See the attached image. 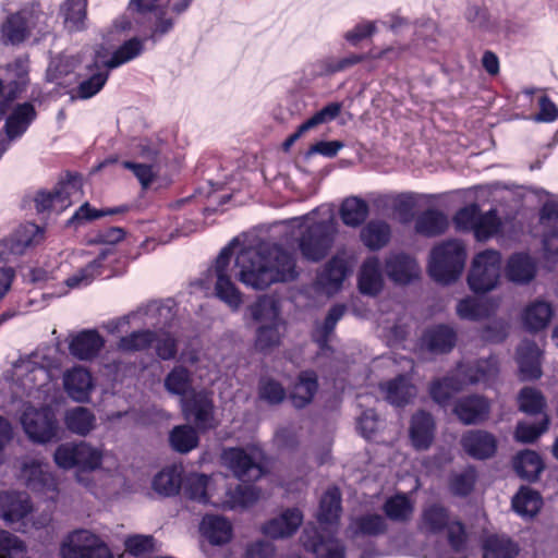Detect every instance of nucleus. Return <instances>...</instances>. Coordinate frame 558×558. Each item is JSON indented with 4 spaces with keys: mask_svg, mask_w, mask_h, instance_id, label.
Wrapping results in <instances>:
<instances>
[{
    "mask_svg": "<svg viewBox=\"0 0 558 558\" xmlns=\"http://www.w3.org/2000/svg\"><path fill=\"white\" fill-rule=\"evenodd\" d=\"M236 277L255 290H264L276 282L295 279L294 255L278 244L241 250L235 258Z\"/></svg>",
    "mask_w": 558,
    "mask_h": 558,
    "instance_id": "f257e3e1",
    "label": "nucleus"
},
{
    "mask_svg": "<svg viewBox=\"0 0 558 558\" xmlns=\"http://www.w3.org/2000/svg\"><path fill=\"white\" fill-rule=\"evenodd\" d=\"M311 214L294 218L293 221L299 222L301 228L299 236V248L302 256L311 262L322 260L330 251L337 233V221L332 215L314 221Z\"/></svg>",
    "mask_w": 558,
    "mask_h": 558,
    "instance_id": "f03ea898",
    "label": "nucleus"
},
{
    "mask_svg": "<svg viewBox=\"0 0 558 558\" xmlns=\"http://www.w3.org/2000/svg\"><path fill=\"white\" fill-rule=\"evenodd\" d=\"M498 374V361L495 356L480 360L472 365H460L452 377L434 381L430 387L432 398L439 404H445L451 396L465 385L488 383Z\"/></svg>",
    "mask_w": 558,
    "mask_h": 558,
    "instance_id": "7ed1b4c3",
    "label": "nucleus"
},
{
    "mask_svg": "<svg viewBox=\"0 0 558 558\" xmlns=\"http://www.w3.org/2000/svg\"><path fill=\"white\" fill-rule=\"evenodd\" d=\"M0 518L22 533L44 529L52 520L49 511L34 513L31 497L24 492L0 494Z\"/></svg>",
    "mask_w": 558,
    "mask_h": 558,
    "instance_id": "20e7f679",
    "label": "nucleus"
},
{
    "mask_svg": "<svg viewBox=\"0 0 558 558\" xmlns=\"http://www.w3.org/2000/svg\"><path fill=\"white\" fill-rule=\"evenodd\" d=\"M465 247L459 240H448L436 245L429 256L428 272L437 282L448 284L456 281L465 265Z\"/></svg>",
    "mask_w": 558,
    "mask_h": 558,
    "instance_id": "39448f33",
    "label": "nucleus"
},
{
    "mask_svg": "<svg viewBox=\"0 0 558 558\" xmlns=\"http://www.w3.org/2000/svg\"><path fill=\"white\" fill-rule=\"evenodd\" d=\"M19 481L34 493L54 499L58 494V483L47 463L35 458H23L19 462Z\"/></svg>",
    "mask_w": 558,
    "mask_h": 558,
    "instance_id": "423d86ee",
    "label": "nucleus"
},
{
    "mask_svg": "<svg viewBox=\"0 0 558 558\" xmlns=\"http://www.w3.org/2000/svg\"><path fill=\"white\" fill-rule=\"evenodd\" d=\"M236 241H232L228 246L223 247L218 255L215 266L208 270V277L215 278V294L225 302L232 311H236L242 304V294L231 280L229 266L233 255V245Z\"/></svg>",
    "mask_w": 558,
    "mask_h": 558,
    "instance_id": "0eeeda50",
    "label": "nucleus"
},
{
    "mask_svg": "<svg viewBox=\"0 0 558 558\" xmlns=\"http://www.w3.org/2000/svg\"><path fill=\"white\" fill-rule=\"evenodd\" d=\"M142 312V308L138 313ZM143 313L146 316L145 324L161 328L170 324L173 319V312L170 305H163L158 302L149 303ZM154 342L156 343V353L161 360H171L177 355V340L168 331L162 329L155 332Z\"/></svg>",
    "mask_w": 558,
    "mask_h": 558,
    "instance_id": "6e6552de",
    "label": "nucleus"
},
{
    "mask_svg": "<svg viewBox=\"0 0 558 558\" xmlns=\"http://www.w3.org/2000/svg\"><path fill=\"white\" fill-rule=\"evenodd\" d=\"M53 460L64 470L94 471L101 465L102 452L85 441L65 442L56 449Z\"/></svg>",
    "mask_w": 558,
    "mask_h": 558,
    "instance_id": "1a4fd4ad",
    "label": "nucleus"
},
{
    "mask_svg": "<svg viewBox=\"0 0 558 558\" xmlns=\"http://www.w3.org/2000/svg\"><path fill=\"white\" fill-rule=\"evenodd\" d=\"M501 255L498 251L486 250L478 253L472 262L468 276L470 289L474 292L493 290L500 278Z\"/></svg>",
    "mask_w": 558,
    "mask_h": 558,
    "instance_id": "9d476101",
    "label": "nucleus"
},
{
    "mask_svg": "<svg viewBox=\"0 0 558 558\" xmlns=\"http://www.w3.org/2000/svg\"><path fill=\"white\" fill-rule=\"evenodd\" d=\"M61 558H113L106 543L88 530H76L62 542Z\"/></svg>",
    "mask_w": 558,
    "mask_h": 558,
    "instance_id": "9b49d317",
    "label": "nucleus"
},
{
    "mask_svg": "<svg viewBox=\"0 0 558 558\" xmlns=\"http://www.w3.org/2000/svg\"><path fill=\"white\" fill-rule=\"evenodd\" d=\"M21 424L28 438L38 444L53 440L58 435V422L53 411L48 408H27L22 416Z\"/></svg>",
    "mask_w": 558,
    "mask_h": 558,
    "instance_id": "f8f14e48",
    "label": "nucleus"
},
{
    "mask_svg": "<svg viewBox=\"0 0 558 558\" xmlns=\"http://www.w3.org/2000/svg\"><path fill=\"white\" fill-rule=\"evenodd\" d=\"M82 192V181L77 177H70L61 182L53 192H39L35 198V206L38 213L53 210L61 213L80 201Z\"/></svg>",
    "mask_w": 558,
    "mask_h": 558,
    "instance_id": "ddd939ff",
    "label": "nucleus"
},
{
    "mask_svg": "<svg viewBox=\"0 0 558 558\" xmlns=\"http://www.w3.org/2000/svg\"><path fill=\"white\" fill-rule=\"evenodd\" d=\"M44 356L35 352L26 359H21L14 364L13 376L28 393L33 389H40L51 380L48 364H44Z\"/></svg>",
    "mask_w": 558,
    "mask_h": 558,
    "instance_id": "4468645a",
    "label": "nucleus"
},
{
    "mask_svg": "<svg viewBox=\"0 0 558 558\" xmlns=\"http://www.w3.org/2000/svg\"><path fill=\"white\" fill-rule=\"evenodd\" d=\"M223 463L242 482L256 481L263 475L259 463L260 453L257 450L228 448L222 453Z\"/></svg>",
    "mask_w": 558,
    "mask_h": 558,
    "instance_id": "2eb2a0df",
    "label": "nucleus"
},
{
    "mask_svg": "<svg viewBox=\"0 0 558 558\" xmlns=\"http://www.w3.org/2000/svg\"><path fill=\"white\" fill-rule=\"evenodd\" d=\"M182 411L187 420H193L196 427L202 430L216 426L214 417V403L205 391H192L187 398L181 399Z\"/></svg>",
    "mask_w": 558,
    "mask_h": 558,
    "instance_id": "dca6fc26",
    "label": "nucleus"
},
{
    "mask_svg": "<svg viewBox=\"0 0 558 558\" xmlns=\"http://www.w3.org/2000/svg\"><path fill=\"white\" fill-rule=\"evenodd\" d=\"M453 412L463 424L475 425L488 418L490 403L477 395L463 397L456 402Z\"/></svg>",
    "mask_w": 558,
    "mask_h": 558,
    "instance_id": "f3484780",
    "label": "nucleus"
},
{
    "mask_svg": "<svg viewBox=\"0 0 558 558\" xmlns=\"http://www.w3.org/2000/svg\"><path fill=\"white\" fill-rule=\"evenodd\" d=\"M385 272L392 282L403 286L418 278L421 269L409 255L390 254L385 262Z\"/></svg>",
    "mask_w": 558,
    "mask_h": 558,
    "instance_id": "a211bd4d",
    "label": "nucleus"
},
{
    "mask_svg": "<svg viewBox=\"0 0 558 558\" xmlns=\"http://www.w3.org/2000/svg\"><path fill=\"white\" fill-rule=\"evenodd\" d=\"M537 274V262L526 253L512 254L506 264V278L518 286L529 284Z\"/></svg>",
    "mask_w": 558,
    "mask_h": 558,
    "instance_id": "6ab92c4d",
    "label": "nucleus"
},
{
    "mask_svg": "<svg viewBox=\"0 0 558 558\" xmlns=\"http://www.w3.org/2000/svg\"><path fill=\"white\" fill-rule=\"evenodd\" d=\"M44 16L43 13L23 10L11 15L2 26L3 36L11 44L22 43L36 26L37 21Z\"/></svg>",
    "mask_w": 558,
    "mask_h": 558,
    "instance_id": "aec40b11",
    "label": "nucleus"
},
{
    "mask_svg": "<svg viewBox=\"0 0 558 558\" xmlns=\"http://www.w3.org/2000/svg\"><path fill=\"white\" fill-rule=\"evenodd\" d=\"M464 451L474 459L490 458L497 450L496 437L486 430H470L462 436Z\"/></svg>",
    "mask_w": 558,
    "mask_h": 558,
    "instance_id": "412c9836",
    "label": "nucleus"
},
{
    "mask_svg": "<svg viewBox=\"0 0 558 558\" xmlns=\"http://www.w3.org/2000/svg\"><path fill=\"white\" fill-rule=\"evenodd\" d=\"M143 49L144 40L134 37L125 41L110 58L106 49L96 50V64L99 65V62H101L102 66L111 70L135 59L142 53Z\"/></svg>",
    "mask_w": 558,
    "mask_h": 558,
    "instance_id": "4be33fe9",
    "label": "nucleus"
},
{
    "mask_svg": "<svg viewBox=\"0 0 558 558\" xmlns=\"http://www.w3.org/2000/svg\"><path fill=\"white\" fill-rule=\"evenodd\" d=\"M410 440L416 450H427L435 437V422L433 416L425 412H416L410 424Z\"/></svg>",
    "mask_w": 558,
    "mask_h": 558,
    "instance_id": "5701e85b",
    "label": "nucleus"
},
{
    "mask_svg": "<svg viewBox=\"0 0 558 558\" xmlns=\"http://www.w3.org/2000/svg\"><path fill=\"white\" fill-rule=\"evenodd\" d=\"M63 385L66 393L74 401H88L93 390L92 375L84 367H73L64 374Z\"/></svg>",
    "mask_w": 558,
    "mask_h": 558,
    "instance_id": "b1692460",
    "label": "nucleus"
},
{
    "mask_svg": "<svg viewBox=\"0 0 558 558\" xmlns=\"http://www.w3.org/2000/svg\"><path fill=\"white\" fill-rule=\"evenodd\" d=\"M384 288L381 265L376 256L366 258L359 274V289L361 293L375 296Z\"/></svg>",
    "mask_w": 558,
    "mask_h": 558,
    "instance_id": "393cba45",
    "label": "nucleus"
},
{
    "mask_svg": "<svg viewBox=\"0 0 558 558\" xmlns=\"http://www.w3.org/2000/svg\"><path fill=\"white\" fill-rule=\"evenodd\" d=\"M541 351L537 344L523 340L517 350V361L523 379H537L542 375Z\"/></svg>",
    "mask_w": 558,
    "mask_h": 558,
    "instance_id": "a878e982",
    "label": "nucleus"
},
{
    "mask_svg": "<svg viewBox=\"0 0 558 558\" xmlns=\"http://www.w3.org/2000/svg\"><path fill=\"white\" fill-rule=\"evenodd\" d=\"M303 521V515L298 509H288L279 517L268 521L263 532L272 538L288 537L296 532Z\"/></svg>",
    "mask_w": 558,
    "mask_h": 558,
    "instance_id": "bb28decb",
    "label": "nucleus"
},
{
    "mask_svg": "<svg viewBox=\"0 0 558 558\" xmlns=\"http://www.w3.org/2000/svg\"><path fill=\"white\" fill-rule=\"evenodd\" d=\"M102 347L104 339L96 330H83L72 338L69 350L78 360H90Z\"/></svg>",
    "mask_w": 558,
    "mask_h": 558,
    "instance_id": "cd10ccee",
    "label": "nucleus"
},
{
    "mask_svg": "<svg viewBox=\"0 0 558 558\" xmlns=\"http://www.w3.org/2000/svg\"><path fill=\"white\" fill-rule=\"evenodd\" d=\"M347 262L339 257H332L318 276V284L329 295L336 293L342 286L348 275Z\"/></svg>",
    "mask_w": 558,
    "mask_h": 558,
    "instance_id": "c85d7f7f",
    "label": "nucleus"
},
{
    "mask_svg": "<svg viewBox=\"0 0 558 558\" xmlns=\"http://www.w3.org/2000/svg\"><path fill=\"white\" fill-rule=\"evenodd\" d=\"M215 481L213 476H207L199 473H191L183 480L184 494L193 500L202 504H213L220 506L219 502L211 500L213 494L210 493L211 483Z\"/></svg>",
    "mask_w": 558,
    "mask_h": 558,
    "instance_id": "c756f323",
    "label": "nucleus"
},
{
    "mask_svg": "<svg viewBox=\"0 0 558 558\" xmlns=\"http://www.w3.org/2000/svg\"><path fill=\"white\" fill-rule=\"evenodd\" d=\"M182 472V468L179 465L163 468L154 476L153 489L165 497L177 495L183 485Z\"/></svg>",
    "mask_w": 558,
    "mask_h": 558,
    "instance_id": "7c9ffc66",
    "label": "nucleus"
},
{
    "mask_svg": "<svg viewBox=\"0 0 558 558\" xmlns=\"http://www.w3.org/2000/svg\"><path fill=\"white\" fill-rule=\"evenodd\" d=\"M380 388L385 392L387 401L396 407L408 404L416 396L415 386L404 375L387 381Z\"/></svg>",
    "mask_w": 558,
    "mask_h": 558,
    "instance_id": "2f4dec72",
    "label": "nucleus"
},
{
    "mask_svg": "<svg viewBox=\"0 0 558 558\" xmlns=\"http://www.w3.org/2000/svg\"><path fill=\"white\" fill-rule=\"evenodd\" d=\"M64 424L72 434L86 436L96 427V416L93 411L87 408L74 407L66 410Z\"/></svg>",
    "mask_w": 558,
    "mask_h": 558,
    "instance_id": "473e14b6",
    "label": "nucleus"
},
{
    "mask_svg": "<svg viewBox=\"0 0 558 558\" xmlns=\"http://www.w3.org/2000/svg\"><path fill=\"white\" fill-rule=\"evenodd\" d=\"M60 14L69 32L84 31L87 22V0H65L60 8Z\"/></svg>",
    "mask_w": 558,
    "mask_h": 558,
    "instance_id": "72a5a7b5",
    "label": "nucleus"
},
{
    "mask_svg": "<svg viewBox=\"0 0 558 558\" xmlns=\"http://www.w3.org/2000/svg\"><path fill=\"white\" fill-rule=\"evenodd\" d=\"M203 535L213 544L221 545L231 539V523L219 515H205L201 523Z\"/></svg>",
    "mask_w": 558,
    "mask_h": 558,
    "instance_id": "f704fd0d",
    "label": "nucleus"
},
{
    "mask_svg": "<svg viewBox=\"0 0 558 558\" xmlns=\"http://www.w3.org/2000/svg\"><path fill=\"white\" fill-rule=\"evenodd\" d=\"M456 339V332L451 327L439 325L425 332L423 342L430 352L446 353L454 347Z\"/></svg>",
    "mask_w": 558,
    "mask_h": 558,
    "instance_id": "c9c22d12",
    "label": "nucleus"
},
{
    "mask_svg": "<svg viewBox=\"0 0 558 558\" xmlns=\"http://www.w3.org/2000/svg\"><path fill=\"white\" fill-rule=\"evenodd\" d=\"M317 388L318 383L316 374L308 371L302 372L290 393L292 404L298 409L304 408L313 400Z\"/></svg>",
    "mask_w": 558,
    "mask_h": 558,
    "instance_id": "e433bc0d",
    "label": "nucleus"
},
{
    "mask_svg": "<svg viewBox=\"0 0 558 558\" xmlns=\"http://www.w3.org/2000/svg\"><path fill=\"white\" fill-rule=\"evenodd\" d=\"M551 316V305L548 302L536 300L525 307L522 320L529 330L538 331L548 325Z\"/></svg>",
    "mask_w": 558,
    "mask_h": 558,
    "instance_id": "4c0bfd02",
    "label": "nucleus"
},
{
    "mask_svg": "<svg viewBox=\"0 0 558 558\" xmlns=\"http://www.w3.org/2000/svg\"><path fill=\"white\" fill-rule=\"evenodd\" d=\"M44 239V230L35 223L22 225L10 239V251L13 254H23L32 245L40 243Z\"/></svg>",
    "mask_w": 558,
    "mask_h": 558,
    "instance_id": "58836bf2",
    "label": "nucleus"
},
{
    "mask_svg": "<svg viewBox=\"0 0 558 558\" xmlns=\"http://www.w3.org/2000/svg\"><path fill=\"white\" fill-rule=\"evenodd\" d=\"M341 514V494L337 487L329 488L320 500L318 521L322 525L333 526Z\"/></svg>",
    "mask_w": 558,
    "mask_h": 558,
    "instance_id": "ea45409f",
    "label": "nucleus"
},
{
    "mask_svg": "<svg viewBox=\"0 0 558 558\" xmlns=\"http://www.w3.org/2000/svg\"><path fill=\"white\" fill-rule=\"evenodd\" d=\"M35 109L32 104L19 105L8 117L5 132L10 140L22 135L35 118Z\"/></svg>",
    "mask_w": 558,
    "mask_h": 558,
    "instance_id": "a19ab883",
    "label": "nucleus"
},
{
    "mask_svg": "<svg viewBox=\"0 0 558 558\" xmlns=\"http://www.w3.org/2000/svg\"><path fill=\"white\" fill-rule=\"evenodd\" d=\"M361 239L369 250H379L389 242L390 227L385 221L372 220L362 229Z\"/></svg>",
    "mask_w": 558,
    "mask_h": 558,
    "instance_id": "79ce46f5",
    "label": "nucleus"
},
{
    "mask_svg": "<svg viewBox=\"0 0 558 558\" xmlns=\"http://www.w3.org/2000/svg\"><path fill=\"white\" fill-rule=\"evenodd\" d=\"M448 227L447 216L436 209H427L421 214L415 221V229L418 233L434 236L442 233Z\"/></svg>",
    "mask_w": 558,
    "mask_h": 558,
    "instance_id": "37998d69",
    "label": "nucleus"
},
{
    "mask_svg": "<svg viewBox=\"0 0 558 558\" xmlns=\"http://www.w3.org/2000/svg\"><path fill=\"white\" fill-rule=\"evenodd\" d=\"M197 430L190 425H178L169 434L171 448L179 453H187L198 445Z\"/></svg>",
    "mask_w": 558,
    "mask_h": 558,
    "instance_id": "c03bdc74",
    "label": "nucleus"
},
{
    "mask_svg": "<svg viewBox=\"0 0 558 558\" xmlns=\"http://www.w3.org/2000/svg\"><path fill=\"white\" fill-rule=\"evenodd\" d=\"M163 386L166 390L175 396H180L181 399L187 398L192 391V379L190 372L183 366H175L166 376Z\"/></svg>",
    "mask_w": 558,
    "mask_h": 558,
    "instance_id": "a18cd8bd",
    "label": "nucleus"
},
{
    "mask_svg": "<svg viewBox=\"0 0 558 558\" xmlns=\"http://www.w3.org/2000/svg\"><path fill=\"white\" fill-rule=\"evenodd\" d=\"M251 315L260 325H274L282 323L279 307L270 296H260L251 307Z\"/></svg>",
    "mask_w": 558,
    "mask_h": 558,
    "instance_id": "49530a36",
    "label": "nucleus"
},
{
    "mask_svg": "<svg viewBox=\"0 0 558 558\" xmlns=\"http://www.w3.org/2000/svg\"><path fill=\"white\" fill-rule=\"evenodd\" d=\"M368 215V205L359 197H348L340 208V216L344 225L357 227L365 221Z\"/></svg>",
    "mask_w": 558,
    "mask_h": 558,
    "instance_id": "de8ad7c7",
    "label": "nucleus"
},
{
    "mask_svg": "<svg viewBox=\"0 0 558 558\" xmlns=\"http://www.w3.org/2000/svg\"><path fill=\"white\" fill-rule=\"evenodd\" d=\"M493 310V303L475 298L463 299L457 305L458 316L468 320H480L488 317Z\"/></svg>",
    "mask_w": 558,
    "mask_h": 558,
    "instance_id": "09e8293b",
    "label": "nucleus"
},
{
    "mask_svg": "<svg viewBox=\"0 0 558 558\" xmlns=\"http://www.w3.org/2000/svg\"><path fill=\"white\" fill-rule=\"evenodd\" d=\"M227 497L228 498L220 504V506L226 509L248 507L259 499L260 490L253 485L239 484L234 490L227 493Z\"/></svg>",
    "mask_w": 558,
    "mask_h": 558,
    "instance_id": "8fccbe9b",
    "label": "nucleus"
},
{
    "mask_svg": "<svg viewBox=\"0 0 558 558\" xmlns=\"http://www.w3.org/2000/svg\"><path fill=\"white\" fill-rule=\"evenodd\" d=\"M514 469L519 476L532 481L538 477L544 465L541 457L535 451L524 450L515 457Z\"/></svg>",
    "mask_w": 558,
    "mask_h": 558,
    "instance_id": "3c124183",
    "label": "nucleus"
},
{
    "mask_svg": "<svg viewBox=\"0 0 558 558\" xmlns=\"http://www.w3.org/2000/svg\"><path fill=\"white\" fill-rule=\"evenodd\" d=\"M543 505L542 497L535 490L521 488L512 499V508L522 517H534Z\"/></svg>",
    "mask_w": 558,
    "mask_h": 558,
    "instance_id": "603ef678",
    "label": "nucleus"
},
{
    "mask_svg": "<svg viewBox=\"0 0 558 558\" xmlns=\"http://www.w3.org/2000/svg\"><path fill=\"white\" fill-rule=\"evenodd\" d=\"M485 558H514L518 555V546L508 537L492 535L484 543Z\"/></svg>",
    "mask_w": 558,
    "mask_h": 558,
    "instance_id": "864d4df0",
    "label": "nucleus"
},
{
    "mask_svg": "<svg viewBox=\"0 0 558 558\" xmlns=\"http://www.w3.org/2000/svg\"><path fill=\"white\" fill-rule=\"evenodd\" d=\"M93 68L95 72L92 75L80 83L77 87V96L82 99H88L96 95L106 84L109 76V69L102 66L101 62L99 65L96 64V56L94 57Z\"/></svg>",
    "mask_w": 558,
    "mask_h": 558,
    "instance_id": "5fc2aeb1",
    "label": "nucleus"
},
{
    "mask_svg": "<svg viewBox=\"0 0 558 558\" xmlns=\"http://www.w3.org/2000/svg\"><path fill=\"white\" fill-rule=\"evenodd\" d=\"M107 254L108 252H101L97 258L70 276L65 280L66 286L71 289H75L89 284L98 275H100L101 264L106 259Z\"/></svg>",
    "mask_w": 558,
    "mask_h": 558,
    "instance_id": "6e6d98bb",
    "label": "nucleus"
},
{
    "mask_svg": "<svg viewBox=\"0 0 558 558\" xmlns=\"http://www.w3.org/2000/svg\"><path fill=\"white\" fill-rule=\"evenodd\" d=\"M450 519L447 510L433 504L424 508L422 513V527L432 533H438L450 525Z\"/></svg>",
    "mask_w": 558,
    "mask_h": 558,
    "instance_id": "4d7b16f0",
    "label": "nucleus"
},
{
    "mask_svg": "<svg viewBox=\"0 0 558 558\" xmlns=\"http://www.w3.org/2000/svg\"><path fill=\"white\" fill-rule=\"evenodd\" d=\"M303 543L307 549L315 554L316 558H344L343 545L333 537L323 539L319 536L317 541L304 539Z\"/></svg>",
    "mask_w": 558,
    "mask_h": 558,
    "instance_id": "13d9d810",
    "label": "nucleus"
},
{
    "mask_svg": "<svg viewBox=\"0 0 558 558\" xmlns=\"http://www.w3.org/2000/svg\"><path fill=\"white\" fill-rule=\"evenodd\" d=\"M413 504L402 494L395 495L386 500L384 511L392 521H408L413 514Z\"/></svg>",
    "mask_w": 558,
    "mask_h": 558,
    "instance_id": "bf43d9fd",
    "label": "nucleus"
},
{
    "mask_svg": "<svg viewBox=\"0 0 558 558\" xmlns=\"http://www.w3.org/2000/svg\"><path fill=\"white\" fill-rule=\"evenodd\" d=\"M344 312H345L344 305H341V304L333 305L329 310L323 325L317 327L314 338H315L316 342L319 344L322 350L327 348L328 338L333 332L337 323L343 317Z\"/></svg>",
    "mask_w": 558,
    "mask_h": 558,
    "instance_id": "052dcab7",
    "label": "nucleus"
},
{
    "mask_svg": "<svg viewBox=\"0 0 558 558\" xmlns=\"http://www.w3.org/2000/svg\"><path fill=\"white\" fill-rule=\"evenodd\" d=\"M501 221L496 210L480 213L475 227L473 229L474 236L477 241H486L497 234L500 230Z\"/></svg>",
    "mask_w": 558,
    "mask_h": 558,
    "instance_id": "680f3d73",
    "label": "nucleus"
},
{
    "mask_svg": "<svg viewBox=\"0 0 558 558\" xmlns=\"http://www.w3.org/2000/svg\"><path fill=\"white\" fill-rule=\"evenodd\" d=\"M518 402L520 411L531 415L541 413L546 405L543 393L530 387H525L520 391Z\"/></svg>",
    "mask_w": 558,
    "mask_h": 558,
    "instance_id": "e2e57ef3",
    "label": "nucleus"
},
{
    "mask_svg": "<svg viewBox=\"0 0 558 558\" xmlns=\"http://www.w3.org/2000/svg\"><path fill=\"white\" fill-rule=\"evenodd\" d=\"M282 327L283 323L274 325H260L256 333V349L259 351H268L279 345Z\"/></svg>",
    "mask_w": 558,
    "mask_h": 558,
    "instance_id": "0e129e2a",
    "label": "nucleus"
},
{
    "mask_svg": "<svg viewBox=\"0 0 558 558\" xmlns=\"http://www.w3.org/2000/svg\"><path fill=\"white\" fill-rule=\"evenodd\" d=\"M351 529L355 534L378 535L386 531V522L379 514H365L356 518Z\"/></svg>",
    "mask_w": 558,
    "mask_h": 558,
    "instance_id": "69168bd1",
    "label": "nucleus"
},
{
    "mask_svg": "<svg viewBox=\"0 0 558 558\" xmlns=\"http://www.w3.org/2000/svg\"><path fill=\"white\" fill-rule=\"evenodd\" d=\"M155 332L150 330L134 331L121 338L119 349L126 352L145 350L154 343Z\"/></svg>",
    "mask_w": 558,
    "mask_h": 558,
    "instance_id": "338daca9",
    "label": "nucleus"
},
{
    "mask_svg": "<svg viewBox=\"0 0 558 558\" xmlns=\"http://www.w3.org/2000/svg\"><path fill=\"white\" fill-rule=\"evenodd\" d=\"M26 553V545L16 535L0 530V558H17Z\"/></svg>",
    "mask_w": 558,
    "mask_h": 558,
    "instance_id": "774afa93",
    "label": "nucleus"
}]
</instances>
